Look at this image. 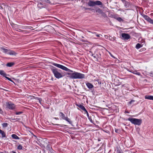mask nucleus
Here are the masks:
<instances>
[{
    "label": "nucleus",
    "instance_id": "obj_4",
    "mask_svg": "<svg viewBox=\"0 0 153 153\" xmlns=\"http://www.w3.org/2000/svg\"><path fill=\"white\" fill-rule=\"evenodd\" d=\"M88 5L89 6L94 7L96 5H103L102 2L99 1H91L90 0L88 2Z\"/></svg>",
    "mask_w": 153,
    "mask_h": 153
},
{
    "label": "nucleus",
    "instance_id": "obj_26",
    "mask_svg": "<svg viewBox=\"0 0 153 153\" xmlns=\"http://www.w3.org/2000/svg\"><path fill=\"white\" fill-rule=\"evenodd\" d=\"M23 113V112L22 111H19V112H16L15 114L16 115H19L21 114H22Z\"/></svg>",
    "mask_w": 153,
    "mask_h": 153
},
{
    "label": "nucleus",
    "instance_id": "obj_10",
    "mask_svg": "<svg viewBox=\"0 0 153 153\" xmlns=\"http://www.w3.org/2000/svg\"><path fill=\"white\" fill-rule=\"evenodd\" d=\"M125 7L126 8H129L131 4L129 2L126 1L124 3Z\"/></svg>",
    "mask_w": 153,
    "mask_h": 153
},
{
    "label": "nucleus",
    "instance_id": "obj_49",
    "mask_svg": "<svg viewBox=\"0 0 153 153\" xmlns=\"http://www.w3.org/2000/svg\"><path fill=\"white\" fill-rule=\"evenodd\" d=\"M55 119H56V120H59V119H58V118H55Z\"/></svg>",
    "mask_w": 153,
    "mask_h": 153
},
{
    "label": "nucleus",
    "instance_id": "obj_51",
    "mask_svg": "<svg viewBox=\"0 0 153 153\" xmlns=\"http://www.w3.org/2000/svg\"><path fill=\"white\" fill-rule=\"evenodd\" d=\"M51 153H55L53 152H51Z\"/></svg>",
    "mask_w": 153,
    "mask_h": 153
},
{
    "label": "nucleus",
    "instance_id": "obj_7",
    "mask_svg": "<svg viewBox=\"0 0 153 153\" xmlns=\"http://www.w3.org/2000/svg\"><path fill=\"white\" fill-rule=\"evenodd\" d=\"M143 17L146 20L147 22H149L151 24L153 25V20L151 19L149 16L147 15L143 14L142 15Z\"/></svg>",
    "mask_w": 153,
    "mask_h": 153
},
{
    "label": "nucleus",
    "instance_id": "obj_22",
    "mask_svg": "<svg viewBox=\"0 0 153 153\" xmlns=\"http://www.w3.org/2000/svg\"><path fill=\"white\" fill-rule=\"evenodd\" d=\"M22 148L23 147L20 144L18 146L17 149L19 150H22Z\"/></svg>",
    "mask_w": 153,
    "mask_h": 153
},
{
    "label": "nucleus",
    "instance_id": "obj_12",
    "mask_svg": "<svg viewBox=\"0 0 153 153\" xmlns=\"http://www.w3.org/2000/svg\"><path fill=\"white\" fill-rule=\"evenodd\" d=\"M86 86L89 89H91L94 87V86L91 83L88 82L86 84Z\"/></svg>",
    "mask_w": 153,
    "mask_h": 153
},
{
    "label": "nucleus",
    "instance_id": "obj_57",
    "mask_svg": "<svg viewBox=\"0 0 153 153\" xmlns=\"http://www.w3.org/2000/svg\"><path fill=\"white\" fill-rule=\"evenodd\" d=\"M92 117L93 116V115H92Z\"/></svg>",
    "mask_w": 153,
    "mask_h": 153
},
{
    "label": "nucleus",
    "instance_id": "obj_41",
    "mask_svg": "<svg viewBox=\"0 0 153 153\" xmlns=\"http://www.w3.org/2000/svg\"><path fill=\"white\" fill-rule=\"evenodd\" d=\"M0 88L1 89H3V90H4V91H7V90H5V89H3V88Z\"/></svg>",
    "mask_w": 153,
    "mask_h": 153
},
{
    "label": "nucleus",
    "instance_id": "obj_39",
    "mask_svg": "<svg viewBox=\"0 0 153 153\" xmlns=\"http://www.w3.org/2000/svg\"><path fill=\"white\" fill-rule=\"evenodd\" d=\"M121 0L122 1V2L123 3L126 1L125 0Z\"/></svg>",
    "mask_w": 153,
    "mask_h": 153
},
{
    "label": "nucleus",
    "instance_id": "obj_11",
    "mask_svg": "<svg viewBox=\"0 0 153 153\" xmlns=\"http://www.w3.org/2000/svg\"><path fill=\"white\" fill-rule=\"evenodd\" d=\"M145 99L153 100V96L152 95H146L145 97Z\"/></svg>",
    "mask_w": 153,
    "mask_h": 153
},
{
    "label": "nucleus",
    "instance_id": "obj_52",
    "mask_svg": "<svg viewBox=\"0 0 153 153\" xmlns=\"http://www.w3.org/2000/svg\"><path fill=\"white\" fill-rule=\"evenodd\" d=\"M98 141H100V139H98Z\"/></svg>",
    "mask_w": 153,
    "mask_h": 153
},
{
    "label": "nucleus",
    "instance_id": "obj_9",
    "mask_svg": "<svg viewBox=\"0 0 153 153\" xmlns=\"http://www.w3.org/2000/svg\"><path fill=\"white\" fill-rule=\"evenodd\" d=\"M76 105L77 106H78L79 108H80L81 109L84 111H85L86 110L85 108L82 105H81L80 104H76Z\"/></svg>",
    "mask_w": 153,
    "mask_h": 153
},
{
    "label": "nucleus",
    "instance_id": "obj_6",
    "mask_svg": "<svg viewBox=\"0 0 153 153\" xmlns=\"http://www.w3.org/2000/svg\"><path fill=\"white\" fill-rule=\"evenodd\" d=\"M6 105L7 108L13 110L15 108V105L10 102H6Z\"/></svg>",
    "mask_w": 153,
    "mask_h": 153
},
{
    "label": "nucleus",
    "instance_id": "obj_25",
    "mask_svg": "<svg viewBox=\"0 0 153 153\" xmlns=\"http://www.w3.org/2000/svg\"><path fill=\"white\" fill-rule=\"evenodd\" d=\"M89 32L93 34H94L96 35V36L97 37H100V35L99 34H97L96 32H92L91 31H89Z\"/></svg>",
    "mask_w": 153,
    "mask_h": 153
},
{
    "label": "nucleus",
    "instance_id": "obj_16",
    "mask_svg": "<svg viewBox=\"0 0 153 153\" xmlns=\"http://www.w3.org/2000/svg\"><path fill=\"white\" fill-rule=\"evenodd\" d=\"M14 64L13 62H8L6 64V66L7 67H11Z\"/></svg>",
    "mask_w": 153,
    "mask_h": 153
},
{
    "label": "nucleus",
    "instance_id": "obj_3",
    "mask_svg": "<svg viewBox=\"0 0 153 153\" xmlns=\"http://www.w3.org/2000/svg\"><path fill=\"white\" fill-rule=\"evenodd\" d=\"M128 120L130 121L132 124L138 126L140 125L142 123V120L141 119L129 118L128 119Z\"/></svg>",
    "mask_w": 153,
    "mask_h": 153
},
{
    "label": "nucleus",
    "instance_id": "obj_56",
    "mask_svg": "<svg viewBox=\"0 0 153 153\" xmlns=\"http://www.w3.org/2000/svg\"><path fill=\"white\" fill-rule=\"evenodd\" d=\"M4 64H2V65H4Z\"/></svg>",
    "mask_w": 153,
    "mask_h": 153
},
{
    "label": "nucleus",
    "instance_id": "obj_8",
    "mask_svg": "<svg viewBox=\"0 0 153 153\" xmlns=\"http://www.w3.org/2000/svg\"><path fill=\"white\" fill-rule=\"evenodd\" d=\"M123 39L124 40H126L130 39V35L126 33H123L121 35Z\"/></svg>",
    "mask_w": 153,
    "mask_h": 153
},
{
    "label": "nucleus",
    "instance_id": "obj_37",
    "mask_svg": "<svg viewBox=\"0 0 153 153\" xmlns=\"http://www.w3.org/2000/svg\"><path fill=\"white\" fill-rule=\"evenodd\" d=\"M5 78H6L8 80H10V78L7 77L5 76V77H4Z\"/></svg>",
    "mask_w": 153,
    "mask_h": 153
},
{
    "label": "nucleus",
    "instance_id": "obj_53",
    "mask_svg": "<svg viewBox=\"0 0 153 153\" xmlns=\"http://www.w3.org/2000/svg\"><path fill=\"white\" fill-rule=\"evenodd\" d=\"M16 119H17V120H19V119H18V118H16Z\"/></svg>",
    "mask_w": 153,
    "mask_h": 153
},
{
    "label": "nucleus",
    "instance_id": "obj_24",
    "mask_svg": "<svg viewBox=\"0 0 153 153\" xmlns=\"http://www.w3.org/2000/svg\"><path fill=\"white\" fill-rule=\"evenodd\" d=\"M88 118L91 123H93V121L92 119V116L91 115L90 116L89 118Z\"/></svg>",
    "mask_w": 153,
    "mask_h": 153
},
{
    "label": "nucleus",
    "instance_id": "obj_19",
    "mask_svg": "<svg viewBox=\"0 0 153 153\" xmlns=\"http://www.w3.org/2000/svg\"><path fill=\"white\" fill-rule=\"evenodd\" d=\"M142 47V45H141L139 43H138L136 45V48L137 49H138Z\"/></svg>",
    "mask_w": 153,
    "mask_h": 153
},
{
    "label": "nucleus",
    "instance_id": "obj_21",
    "mask_svg": "<svg viewBox=\"0 0 153 153\" xmlns=\"http://www.w3.org/2000/svg\"><path fill=\"white\" fill-rule=\"evenodd\" d=\"M132 73H133L134 74L138 75H140L141 74L140 72H137V71H134V72H131Z\"/></svg>",
    "mask_w": 153,
    "mask_h": 153
},
{
    "label": "nucleus",
    "instance_id": "obj_42",
    "mask_svg": "<svg viewBox=\"0 0 153 153\" xmlns=\"http://www.w3.org/2000/svg\"><path fill=\"white\" fill-rule=\"evenodd\" d=\"M9 81H11V82H13V81L10 78V80H9Z\"/></svg>",
    "mask_w": 153,
    "mask_h": 153
},
{
    "label": "nucleus",
    "instance_id": "obj_54",
    "mask_svg": "<svg viewBox=\"0 0 153 153\" xmlns=\"http://www.w3.org/2000/svg\"><path fill=\"white\" fill-rule=\"evenodd\" d=\"M56 125H59V124H56Z\"/></svg>",
    "mask_w": 153,
    "mask_h": 153
},
{
    "label": "nucleus",
    "instance_id": "obj_36",
    "mask_svg": "<svg viewBox=\"0 0 153 153\" xmlns=\"http://www.w3.org/2000/svg\"><path fill=\"white\" fill-rule=\"evenodd\" d=\"M111 39H111V40H114L115 39V38L114 37L113 38H112Z\"/></svg>",
    "mask_w": 153,
    "mask_h": 153
},
{
    "label": "nucleus",
    "instance_id": "obj_1",
    "mask_svg": "<svg viewBox=\"0 0 153 153\" xmlns=\"http://www.w3.org/2000/svg\"><path fill=\"white\" fill-rule=\"evenodd\" d=\"M53 65L66 71L72 72V73H67V74L69 75L68 77L72 79H82L85 78V75L84 74L75 71L73 72V71L68 68L66 67L63 65L56 63H53Z\"/></svg>",
    "mask_w": 153,
    "mask_h": 153
},
{
    "label": "nucleus",
    "instance_id": "obj_28",
    "mask_svg": "<svg viewBox=\"0 0 153 153\" xmlns=\"http://www.w3.org/2000/svg\"><path fill=\"white\" fill-rule=\"evenodd\" d=\"M117 20L118 21H119V22H121V21L123 20L122 19V18L120 17H118L117 19Z\"/></svg>",
    "mask_w": 153,
    "mask_h": 153
},
{
    "label": "nucleus",
    "instance_id": "obj_38",
    "mask_svg": "<svg viewBox=\"0 0 153 153\" xmlns=\"http://www.w3.org/2000/svg\"><path fill=\"white\" fill-rule=\"evenodd\" d=\"M94 54H92L91 56H93L94 58H96V56H94Z\"/></svg>",
    "mask_w": 153,
    "mask_h": 153
},
{
    "label": "nucleus",
    "instance_id": "obj_34",
    "mask_svg": "<svg viewBox=\"0 0 153 153\" xmlns=\"http://www.w3.org/2000/svg\"><path fill=\"white\" fill-rule=\"evenodd\" d=\"M3 113V111L0 108V113L1 114H2Z\"/></svg>",
    "mask_w": 153,
    "mask_h": 153
},
{
    "label": "nucleus",
    "instance_id": "obj_44",
    "mask_svg": "<svg viewBox=\"0 0 153 153\" xmlns=\"http://www.w3.org/2000/svg\"><path fill=\"white\" fill-rule=\"evenodd\" d=\"M9 81H11V82H13V81L10 78V80H9Z\"/></svg>",
    "mask_w": 153,
    "mask_h": 153
},
{
    "label": "nucleus",
    "instance_id": "obj_33",
    "mask_svg": "<svg viewBox=\"0 0 153 153\" xmlns=\"http://www.w3.org/2000/svg\"><path fill=\"white\" fill-rule=\"evenodd\" d=\"M17 31L19 32H23V30L20 29H19L18 30H17Z\"/></svg>",
    "mask_w": 153,
    "mask_h": 153
},
{
    "label": "nucleus",
    "instance_id": "obj_13",
    "mask_svg": "<svg viewBox=\"0 0 153 153\" xmlns=\"http://www.w3.org/2000/svg\"><path fill=\"white\" fill-rule=\"evenodd\" d=\"M0 134L2 135V137H6V136L4 131L0 129Z\"/></svg>",
    "mask_w": 153,
    "mask_h": 153
},
{
    "label": "nucleus",
    "instance_id": "obj_17",
    "mask_svg": "<svg viewBox=\"0 0 153 153\" xmlns=\"http://www.w3.org/2000/svg\"><path fill=\"white\" fill-rule=\"evenodd\" d=\"M9 51L8 52V54L10 55H15V52L13 51H11L10 50H9Z\"/></svg>",
    "mask_w": 153,
    "mask_h": 153
},
{
    "label": "nucleus",
    "instance_id": "obj_15",
    "mask_svg": "<svg viewBox=\"0 0 153 153\" xmlns=\"http://www.w3.org/2000/svg\"><path fill=\"white\" fill-rule=\"evenodd\" d=\"M0 74L4 77H5V76L7 75L6 73L3 70H0Z\"/></svg>",
    "mask_w": 153,
    "mask_h": 153
},
{
    "label": "nucleus",
    "instance_id": "obj_32",
    "mask_svg": "<svg viewBox=\"0 0 153 153\" xmlns=\"http://www.w3.org/2000/svg\"><path fill=\"white\" fill-rule=\"evenodd\" d=\"M119 130L117 129H115V131L116 133H119Z\"/></svg>",
    "mask_w": 153,
    "mask_h": 153
},
{
    "label": "nucleus",
    "instance_id": "obj_14",
    "mask_svg": "<svg viewBox=\"0 0 153 153\" xmlns=\"http://www.w3.org/2000/svg\"><path fill=\"white\" fill-rule=\"evenodd\" d=\"M12 137L14 139L16 140H19V137L16 134H13L11 135Z\"/></svg>",
    "mask_w": 153,
    "mask_h": 153
},
{
    "label": "nucleus",
    "instance_id": "obj_5",
    "mask_svg": "<svg viewBox=\"0 0 153 153\" xmlns=\"http://www.w3.org/2000/svg\"><path fill=\"white\" fill-rule=\"evenodd\" d=\"M59 115L61 117L62 119L65 120L70 124H72V122L71 120L68 118L67 116H65V115L62 112H59Z\"/></svg>",
    "mask_w": 153,
    "mask_h": 153
},
{
    "label": "nucleus",
    "instance_id": "obj_29",
    "mask_svg": "<svg viewBox=\"0 0 153 153\" xmlns=\"http://www.w3.org/2000/svg\"><path fill=\"white\" fill-rule=\"evenodd\" d=\"M84 111H85V113H86L87 115L88 118H89V117L90 116L89 115L88 113V111H87L86 110H85Z\"/></svg>",
    "mask_w": 153,
    "mask_h": 153
},
{
    "label": "nucleus",
    "instance_id": "obj_31",
    "mask_svg": "<svg viewBox=\"0 0 153 153\" xmlns=\"http://www.w3.org/2000/svg\"><path fill=\"white\" fill-rule=\"evenodd\" d=\"M29 27H28L27 26H24L22 28L24 29H27Z\"/></svg>",
    "mask_w": 153,
    "mask_h": 153
},
{
    "label": "nucleus",
    "instance_id": "obj_46",
    "mask_svg": "<svg viewBox=\"0 0 153 153\" xmlns=\"http://www.w3.org/2000/svg\"><path fill=\"white\" fill-rule=\"evenodd\" d=\"M133 101H132V100H131V101L130 102V103H131L132 102H133Z\"/></svg>",
    "mask_w": 153,
    "mask_h": 153
},
{
    "label": "nucleus",
    "instance_id": "obj_43",
    "mask_svg": "<svg viewBox=\"0 0 153 153\" xmlns=\"http://www.w3.org/2000/svg\"><path fill=\"white\" fill-rule=\"evenodd\" d=\"M9 81H11V82H13V81L10 78V80H9Z\"/></svg>",
    "mask_w": 153,
    "mask_h": 153
},
{
    "label": "nucleus",
    "instance_id": "obj_47",
    "mask_svg": "<svg viewBox=\"0 0 153 153\" xmlns=\"http://www.w3.org/2000/svg\"><path fill=\"white\" fill-rule=\"evenodd\" d=\"M47 2H50V1L49 0H47Z\"/></svg>",
    "mask_w": 153,
    "mask_h": 153
},
{
    "label": "nucleus",
    "instance_id": "obj_50",
    "mask_svg": "<svg viewBox=\"0 0 153 153\" xmlns=\"http://www.w3.org/2000/svg\"><path fill=\"white\" fill-rule=\"evenodd\" d=\"M13 153H16L15 152L13 151Z\"/></svg>",
    "mask_w": 153,
    "mask_h": 153
},
{
    "label": "nucleus",
    "instance_id": "obj_27",
    "mask_svg": "<svg viewBox=\"0 0 153 153\" xmlns=\"http://www.w3.org/2000/svg\"><path fill=\"white\" fill-rule=\"evenodd\" d=\"M116 152L117 153H123V152L121 151V150L119 149H118L117 150Z\"/></svg>",
    "mask_w": 153,
    "mask_h": 153
},
{
    "label": "nucleus",
    "instance_id": "obj_2",
    "mask_svg": "<svg viewBox=\"0 0 153 153\" xmlns=\"http://www.w3.org/2000/svg\"><path fill=\"white\" fill-rule=\"evenodd\" d=\"M51 70L53 73L55 77L57 79L61 78L64 76V75L60 72V70L56 68L53 67V68H51Z\"/></svg>",
    "mask_w": 153,
    "mask_h": 153
},
{
    "label": "nucleus",
    "instance_id": "obj_55",
    "mask_svg": "<svg viewBox=\"0 0 153 153\" xmlns=\"http://www.w3.org/2000/svg\"><path fill=\"white\" fill-rule=\"evenodd\" d=\"M40 4H42V3L41 2L40 3Z\"/></svg>",
    "mask_w": 153,
    "mask_h": 153
},
{
    "label": "nucleus",
    "instance_id": "obj_20",
    "mask_svg": "<svg viewBox=\"0 0 153 153\" xmlns=\"http://www.w3.org/2000/svg\"><path fill=\"white\" fill-rule=\"evenodd\" d=\"M96 12H97L100 13H103V12L102 11V10L100 9V8L96 10Z\"/></svg>",
    "mask_w": 153,
    "mask_h": 153
},
{
    "label": "nucleus",
    "instance_id": "obj_23",
    "mask_svg": "<svg viewBox=\"0 0 153 153\" xmlns=\"http://www.w3.org/2000/svg\"><path fill=\"white\" fill-rule=\"evenodd\" d=\"M8 124L6 123H4L2 124V126L4 127H6L7 126Z\"/></svg>",
    "mask_w": 153,
    "mask_h": 153
},
{
    "label": "nucleus",
    "instance_id": "obj_18",
    "mask_svg": "<svg viewBox=\"0 0 153 153\" xmlns=\"http://www.w3.org/2000/svg\"><path fill=\"white\" fill-rule=\"evenodd\" d=\"M1 49L5 53H8V52L9 51V50L7 49H5L4 48H1Z\"/></svg>",
    "mask_w": 153,
    "mask_h": 153
},
{
    "label": "nucleus",
    "instance_id": "obj_40",
    "mask_svg": "<svg viewBox=\"0 0 153 153\" xmlns=\"http://www.w3.org/2000/svg\"><path fill=\"white\" fill-rule=\"evenodd\" d=\"M105 38L107 39L108 38V36L107 35H105Z\"/></svg>",
    "mask_w": 153,
    "mask_h": 153
},
{
    "label": "nucleus",
    "instance_id": "obj_30",
    "mask_svg": "<svg viewBox=\"0 0 153 153\" xmlns=\"http://www.w3.org/2000/svg\"><path fill=\"white\" fill-rule=\"evenodd\" d=\"M36 99L38 100L39 101V102L40 103H41V101L42 100V99H41V98L36 97Z\"/></svg>",
    "mask_w": 153,
    "mask_h": 153
},
{
    "label": "nucleus",
    "instance_id": "obj_35",
    "mask_svg": "<svg viewBox=\"0 0 153 153\" xmlns=\"http://www.w3.org/2000/svg\"><path fill=\"white\" fill-rule=\"evenodd\" d=\"M85 10H90L91 9V8H86V7H84Z\"/></svg>",
    "mask_w": 153,
    "mask_h": 153
},
{
    "label": "nucleus",
    "instance_id": "obj_48",
    "mask_svg": "<svg viewBox=\"0 0 153 153\" xmlns=\"http://www.w3.org/2000/svg\"><path fill=\"white\" fill-rule=\"evenodd\" d=\"M126 112V113H129V112H128V111H126V112Z\"/></svg>",
    "mask_w": 153,
    "mask_h": 153
},
{
    "label": "nucleus",
    "instance_id": "obj_45",
    "mask_svg": "<svg viewBox=\"0 0 153 153\" xmlns=\"http://www.w3.org/2000/svg\"><path fill=\"white\" fill-rule=\"evenodd\" d=\"M47 147H48L49 148H50V146L49 145H48L47 146Z\"/></svg>",
    "mask_w": 153,
    "mask_h": 153
}]
</instances>
